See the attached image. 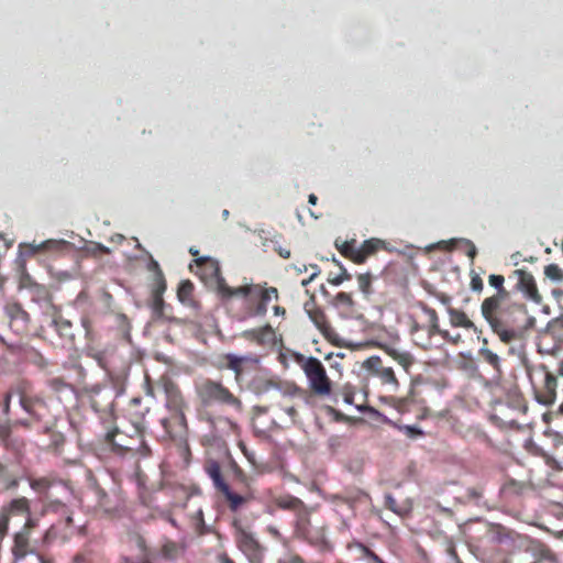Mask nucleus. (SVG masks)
Returning <instances> with one entry per match:
<instances>
[{"label": "nucleus", "instance_id": "obj_19", "mask_svg": "<svg viewBox=\"0 0 563 563\" xmlns=\"http://www.w3.org/2000/svg\"><path fill=\"white\" fill-rule=\"evenodd\" d=\"M278 299L279 292L276 287L255 284L252 300H257V302L252 309V316L264 317L267 313L268 303L278 301Z\"/></svg>", "mask_w": 563, "mask_h": 563}, {"label": "nucleus", "instance_id": "obj_52", "mask_svg": "<svg viewBox=\"0 0 563 563\" xmlns=\"http://www.w3.org/2000/svg\"><path fill=\"white\" fill-rule=\"evenodd\" d=\"M544 275L552 282H563V269L558 264H549L544 267Z\"/></svg>", "mask_w": 563, "mask_h": 563}, {"label": "nucleus", "instance_id": "obj_6", "mask_svg": "<svg viewBox=\"0 0 563 563\" xmlns=\"http://www.w3.org/2000/svg\"><path fill=\"white\" fill-rule=\"evenodd\" d=\"M89 486L96 500V511L108 518H117L124 512L125 498L120 489H113L108 493L95 478L90 481Z\"/></svg>", "mask_w": 563, "mask_h": 563}, {"label": "nucleus", "instance_id": "obj_37", "mask_svg": "<svg viewBox=\"0 0 563 563\" xmlns=\"http://www.w3.org/2000/svg\"><path fill=\"white\" fill-rule=\"evenodd\" d=\"M0 484L3 489H14L19 485L18 476L14 475L9 466L0 460Z\"/></svg>", "mask_w": 563, "mask_h": 563}, {"label": "nucleus", "instance_id": "obj_32", "mask_svg": "<svg viewBox=\"0 0 563 563\" xmlns=\"http://www.w3.org/2000/svg\"><path fill=\"white\" fill-rule=\"evenodd\" d=\"M385 352L389 355L406 373H409L416 360L413 355L407 351H401L394 346H386Z\"/></svg>", "mask_w": 563, "mask_h": 563}, {"label": "nucleus", "instance_id": "obj_55", "mask_svg": "<svg viewBox=\"0 0 563 563\" xmlns=\"http://www.w3.org/2000/svg\"><path fill=\"white\" fill-rule=\"evenodd\" d=\"M192 526L198 534H205L207 532L203 519V511L199 509L191 518Z\"/></svg>", "mask_w": 563, "mask_h": 563}, {"label": "nucleus", "instance_id": "obj_34", "mask_svg": "<svg viewBox=\"0 0 563 563\" xmlns=\"http://www.w3.org/2000/svg\"><path fill=\"white\" fill-rule=\"evenodd\" d=\"M274 504L279 509L292 511L295 515L306 506V504L300 498L290 494L277 496L274 499Z\"/></svg>", "mask_w": 563, "mask_h": 563}, {"label": "nucleus", "instance_id": "obj_11", "mask_svg": "<svg viewBox=\"0 0 563 563\" xmlns=\"http://www.w3.org/2000/svg\"><path fill=\"white\" fill-rule=\"evenodd\" d=\"M37 525L38 520L30 514L26 516L23 527L13 534L11 552L15 561L23 560L27 554L32 553L31 532Z\"/></svg>", "mask_w": 563, "mask_h": 563}, {"label": "nucleus", "instance_id": "obj_38", "mask_svg": "<svg viewBox=\"0 0 563 563\" xmlns=\"http://www.w3.org/2000/svg\"><path fill=\"white\" fill-rule=\"evenodd\" d=\"M385 507L400 517L408 516L412 510V505L409 501L398 504L391 495L385 497Z\"/></svg>", "mask_w": 563, "mask_h": 563}, {"label": "nucleus", "instance_id": "obj_53", "mask_svg": "<svg viewBox=\"0 0 563 563\" xmlns=\"http://www.w3.org/2000/svg\"><path fill=\"white\" fill-rule=\"evenodd\" d=\"M280 409L289 416L291 421L295 423L298 420V409L301 407L299 402L289 404L287 400L279 404Z\"/></svg>", "mask_w": 563, "mask_h": 563}, {"label": "nucleus", "instance_id": "obj_2", "mask_svg": "<svg viewBox=\"0 0 563 563\" xmlns=\"http://www.w3.org/2000/svg\"><path fill=\"white\" fill-rule=\"evenodd\" d=\"M509 296L492 295L485 298L481 305L483 318L504 343H510L516 339V332L511 328L510 313L515 309L522 308V305L518 303L506 305Z\"/></svg>", "mask_w": 563, "mask_h": 563}, {"label": "nucleus", "instance_id": "obj_9", "mask_svg": "<svg viewBox=\"0 0 563 563\" xmlns=\"http://www.w3.org/2000/svg\"><path fill=\"white\" fill-rule=\"evenodd\" d=\"M22 253L32 258H56L69 251L70 243L65 240L49 239L40 243L35 241L21 244Z\"/></svg>", "mask_w": 563, "mask_h": 563}, {"label": "nucleus", "instance_id": "obj_36", "mask_svg": "<svg viewBox=\"0 0 563 563\" xmlns=\"http://www.w3.org/2000/svg\"><path fill=\"white\" fill-rule=\"evenodd\" d=\"M448 313L452 327L464 329L475 328L474 322L467 317V314L464 311L449 307Z\"/></svg>", "mask_w": 563, "mask_h": 563}, {"label": "nucleus", "instance_id": "obj_15", "mask_svg": "<svg viewBox=\"0 0 563 563\" xmlns=\"http://www.w3.org/2000/svg\"><path fill=\"white\" fill-rule=\"evenodd\" d=\"M364 367L380 383L389 387V390L397 391L399 388V382L395 375V372L389 366H384L383 361L379 356H371L364 362Z\"/></svg>", "mask_w": 563, "mask_h": 563}, {"label": "nucleus", "instance_id": "obj_12", "mask_svg": "<svg viewBox=\"0 0 563 563\" xmlns=\"http://www.w3.org/2000/svg\"><path fill=\"white\" fill-rule=\"evenodd\" d=\"M200 419L208 424L209 433L203 439L210 444L234 433L238 429V424L228 417L207 415Z\"/></svg>", "mask_w": 563, "mask_h": 563}, {"label": "nucleus", "instance_id": "obj_18", "mask_svg": "<svg viewBox=\"0 0 563 563\" xmlns=\"http://www.w3.org/2000/svg\"><path fill=\"white\" fill-rule=\"evenodd\" d=\"M197 275L206 283L214 286L216 290L220 288V280H225L221 275L219 262L211 257H197L195 260Z\"/></svg>", "mask_w": 563, "mask_h": 563}, {"label": "nucleus", "instance_id": "obj_61", "mask_svg": "<svg viewBox=\"0 0 563 563\" xmlns=\"http://www.w3.org/2000/svg\"><path fill=\"white\" fill-rule=\"evenodd\" d=\"M48 385L52 389H54L55 391H60L63 390L64 388L68 387V384L65 383L62 378H52L49 382H48Z\"/></svg>", "mask_w": 563, "mask_h": 563}, {"label": "nucleus", "instance_id": "obj_57", "mask_svg": "<svg viewBox=\"0 0 563 563\" xmlns=\"http://www.w3.org/2000/svg\"><path fill=\"white\" fill-rule=\"evenodd\" d=\"M231 470L233 473V478L239 479L241 483L244 484L245 487H249L250 476L246 475V473L238 465L235 461L231 462Z\"/></svg>", "mask_w": 563, "mask_h": 563}, {"label": "nucleus", "instance_id": "obj_47", "mask_svg": "<svg viewBox=\"0 0 563 563\" xmlns=\"http://www.w3.org/2000/svg\"><path fill=\"white\" fill-rule=\"evenodd\" d=\"M488 284L496 289L494 295L510 296V292L505 288V277L503 275L490 274L488 276Z\"/></svg>", "mask_w": 563, "mask_h": 563}, {"label": "nucleus", "instance_id": "obj_1", "mask_svg": "<svg viewBox=\"0 0 563 563\" xmlns=\"http://www.w3.org/2000/svg\"><path fill=\"white\" fill-rule=\"evenodd\" d=\"M295 361L305 373L311 393L296 387L292 397L305 405H311L314 400L313 396L325 397L332 393V382L319 358L297 353Z\"/></svg>", "mask_w": 563, "mask_h": 563}, {"label": "nucleus", "instance_id": "obj_4", "mask_svg": "<svg viewBox=\"0 0 563 563\" xmlns=\"http://www.w3.org/2000/svg\"><path fill=\"white\" fill-rule=\"evenodd\" d=\"M195 389L198 399L206 407L219 405L236 412L243 411L242 400L220 380L203 378L196 384Z\"/></svg>", "mask_w": 563, "mask_h": 563}, {"label": "nucleus", "instance_id": "obj_10", "mask_svg": "<svg viewBox=\"0 0 563 563\" xmlns=\"http://www.w3.org/2000/svg\"><path fill=\"white\" fill-rule=\"evenodd\" d=\"M115 394L109 387L93 386L89 390V402L91 408L99 415L103 423L111 424L114 419Z\"/></svg>", "mask_w": 563, "mask_h": 563}, {"label": "nucleus", "instance_id": "obj_3", "mask_svg": "<svg viewBox=\"0 0 563 563\" xmlns=\"http://www.w3.org/2000/svg\"><path fill=\"white\" fill-rule=\"evenodd\" d=\"M132 432L114 428L104 434V442L121 457L140 459L151 455V448L144 439V429L131 428Z\"/></svg>", "mask_w": 563, "mask_h": 563}, {"label": "nucleus", "instance_id": "obj_59", "mask_svg": "<svg viewBox=\"0 0 563 563\" xmlns=\"http://www.w3.org/2000/svg\"><path fill=\"white\" fill-rule=\"evenodd\" d=\"M15 395L13 390V385L10 387V389L4 394L2 399V413L4 417H8L10 413V404L12 396Z\"/></svg>", "mask_w": 563, "mask_h": 563}, {"label": "nucleus", "instance_id": "obj_5", "mask_svg": "<svg viewBox=\"0 0 563 563\" xmlns=\"http://www.w3.org/2000/svg\"><path fill=\"white\" fill-rule=\"evenodd\" d=\"M13 390L19 396L20 406L35 421L48 423L51 409L44 397L32 393L31 383L19 379L13 384Z\"/></svg>", "mask_w": 563, "mask_h": 563}, {"label": "nucleus", "instance_id": "obj_13", "mask_svg": "<svg viewBox=\"0 0 563 563\" xmlns=\"http://www.w3.org/2000/svg\"><path fill=\"white\" fill-rule=\"evenodd\" d=\"M31 512L30 501L26 497L12 499L0 509V542L5 538L9 531L10 518L21 516L26 518Z\"/></svg>", "mask_w": 563, "mask_h": 563}, {"label": "nucleus", "instance_id": "obj_64", "mask_svg": "<svg viewBox=\"0 0 563 563\" xmlns=\"http://www.w3.org/2000/svg\"><path fill=\"white\" fill-rule=\"evenodd\" d=\"M147 269L153 274V276L158 275L159 272H163L158 262L155 261L152 256L147 263Z\"/></svg>", "mask_w": 563, "mask_h": 563}, {"label": "nucleus", "instance_id": "obj_41", "mask_svg": "<svg viewBox=\"0 0 563 563\" xmlns=\"http://www.w3.org/2000/svg\"><path fill=\"white\" fill-rule=\"evenodd\" d=\"M55 477L43 476V477H29L31 488L38 494H46L48 489L55 484Z\"/></svg>", "mask_w": 563, "mask_h": 563}, {"label": "nucleus", "instance_id": "obj_8", "mask_svg": "<svg viewBox=\"0 0 563 563\" xmlns=\"http://www.w3.org/2000/svg\"><path fill=\"white\" fill-rule=\"evenodd\" d=\"M232 528L234 541L239 550L244 553L251 563H260L263 558L264 548L258 540L239 519L233 520Z\"/></svg>", "mask_w": 563, "mask_h": 563}, {"label": "nucleus", "instance_id": "obj_30", "mask_svg": "<svg viewBox=\"0 0 563 563\" xmlns=\"http://www.w3.org/2000/svg\"><path fill=\"white\" fill-rule=\"evenodd\" d=\"M410 334L416 345L423 350H428L432 346V336L434 333H429V330L424 325H420L418 322H413L410 328Z\"/></svg>", "mask_w": 563, "mask_h": 563}, {"label": "nucleus", "instance_id": "obj_63", "mask_svg": "<svg viewBox=\"0 0 563 563\" xmlns=\"http://www.w3.org/2000/svg\"><path fill=\"white\" fill-rule=\"evenodd\" d=\"M280 563H307L299 554L289 553Z\"/></svg>", "mask_w": 563, "mask_h": 563}, {"label": "nucleus", "instance_id": "obj_45", "mask_svg": "<svg viewBox=\"0 0 563 563\" xmlns=\"http://www.w3.org/2000/svg\"><path fill=\"white\" fill-rule=\"evenodd\" d=\"M335 246L344 257L351 260L354 263V258L356 256L355 254L357 251V242L355 239L343 241L341 244H339L336 241Z\"/></svg>", "mask_w": 563, "mask_h": 563}, {"label": "nucleus", "instance_id": "obj_58", "mask_svg": "<svg viewBox=\"0 0 563 563\" xmlns=\"http://www.w3.org/2000/svg\"><path fill=\"white\" fill-rule=\"evenodd\" d=\"M177 442H178L179 455L181 456L184 463L186 465H188L189 462H190V459H191V450H190L189 444L187 442V437L185 438L184 441H177Z\"/></svg>", "mask_w": 563, "mask_h": 563}, {"label": "nucleus", "instance_id": "obj_48", "mask_svg": "<svg viewBox=\"0 0 563 563\" xmlns=\"http://www.w3.org/2000/svg\"><path fill=\"white\" fill-rule=\"evenodd\" d=\"M167 288L166 279L163 272H159L158 275L153 276L152 278V295H156L157 297L163 296Z\"/></svg>", "mask_w": 563, "mask_h": 563}, {"label": "nucleus", "instance_id": "obj_14", "mask_svg": "<svg viewBox=\"0 0 563 563\" xmlns=\"http://www.w3.org/2000/svg\"><path fill=\"white\" fill-rule=\"evenodd\" d=\"M159 387L165 394V408L168 411H185L187 402L179 386L168 376L163 375L158 380Z\"/></svg>", "mask_w": 563, "mask_h": 563}, {"label": "nucleus", "instance_id": "obj_17", "mask_svg": "<svg viewBox=\"0 0 563 563\" xmlns=\"http://www.w3.org/2000/svg\"><path fill=\"white\" fill-rule=\"evenodd\" d=\"M509 278L517 279L515 289L523 294L527 299L536 303H540L542 301V296L540 295L534 277L530 272L526 269H515Z\"/></svg>", "mask_w": 563, "mask_h": 563}, {"label": "nucleus", "instance_id": "obj_24", "mask_svg": "<svg viewBox=\"0 0 563 563\" xmlns=\"http://www.w3.org/2000/svg\"><path fill=\"white\" fill-rule=\"evenodd\" d=\"M420 309L423 311V313L428 317V324L424 327L427 330H429V333H434L441 335L444 340L456 343L460 340V334L456 335V338H451L449 331L442 330L439 327V317L437 311L429 307L428 305L423 302H419L418 305Z\"/></svg>", "mask_w": 563, "mask_h": 563}, {"label": "nucleus", "instance_id": "obj_40", "mask_svg": "<svg viewBox=\"0 0 563 563\" xmlns=\"http://www.w3.org/2000/svg\"><path fill=\"white\" fill-rule=\"evenodd\" d=\"M194 290H195V286L189 279L183 280L179 284L178 289H177V298L179 299L180 302H183L187 306H192L194 305V298H192Z\"/></svg>", "mask_w": 563, "mask_h": 563}, {"label": "nucleus", "instance_id": "obj_42", "mask_svg": "<svg viewBox=\"0 0 563 563\" xmlns=\"http://www.w3.org/2000/svg\"><path fill=\"white\" fill-rule=\"evenodd\" d=\"M43 432L49 435V443L47 444V448L58 450L64 444L65 438L63 433L56 431L53 426L48 423L45 424Z\"/></svg>", "mask_w": 563, "mask_h": 563}, {"label": "nucleus", "instance_id": "obj_26", "mask_svg": "<svg viewBox=\"0 0 563 563\" xmlns=\"http://www.w3.org/2000/svg\"><path fill=\"white\" fill-rule=\"evenodd\" d=\"M20 287L29 291L31 299L35 302L47 301L49 299V289L42 284L36 283L30 275L21 278Z\"/></svg>", "mask_w": 563, "mask_h": 563}, {"label": "nucleus", "instance_id": "obj_25", "mask_svg": "<svg viewBox=\"0 0 563 563\" xmlns=\"http://www.w3.org/2000/svg\"><path fill=\"white\" fill-rule=\"evenodd\" d=\"M150 408L143 405L142 399L135 397L131 399L128 407V418L131 422V428L144 429L145 430V416L148 413Z\"/></svg>", "mask_w": 563, "mask_h": 563}, {"label": "nucleus", "instance_id": "obj_50", "mask_svg": "<svg viewBox=\"0 0 563 563\" xmlns=\"http://www.w3.org/2000/svg\"><path fill=\"white\" fill-rule=\"evenodd\" d=\"M333 262L340 267L341 273L336 276H329L328 277L329 284H331L333 286H339L346 280H351L352 275L346 271V268L334 257H333Z\"/></svg>", "mask_w": 563, "mask_h": 563}, {"label": "nucleus", "instance_id": "obj_39", "mask_svg": "<svg viewBox=\"0 0 563 563\" xmlns=\"http://www.w3.org/2000/svg\"><path fill=\"white\" fill-rule=\"evenodd\" d=\"M314 325L324 334L328 335L332 331L331 325L327 319L324 311L317 307L311 313L308 314Z\"/></svg>", "mask_w": 563, "mask_h": 563}, {"label": "nucleus", "instance_id": "obj_16", "mask_svg": "<svg viewBox=\"0 0 563 563\" xmlns=\"http://www.w3.org/2000/svg\"><path fill=\"white\" fill-rule=\"evenodd\" d=\"M168 412L169 415L161 420L162 427L173 441H184L188 434V424L185 411Z\"/></svg>", "mask_w": 563, "mask_h": 563}, {"label": "nucleus", "instance_id": "obj_51", "mask_svg": "<svg viewBox=\"0 0 563 563\" xmlns=\"http://www.w3.org/2000/svg\"><path fill=\"white\" fill-rule=\"evenodd\" d=\"M372 282H373V276L371 273H364V274L357 275L358 288L365 296H369L373 292Z\"/></svg>", "mask_w": 563, "mask_h": 563}, {"label": "nucleus", "instance_id": "obj_49", "mask_svg": "<svg viewBox=\"0 0 563 563\" xmlns=\"http://www.w3.org/2000/svg\"><path fill=\"white\" fill-rule=\"evenodd\" d=\"M333 305L335 307H343L350 311L353 309L355 302L351 294L341 291L336 294L335 297L333 298Z\"/></svg>", "mask_w": 563, "mask_h": 563}, {"label": "nucleus", "instance_id": "obj_43", "mask_svg": "<svg viewBox=\"0 0 563 563\" xmlns=\"http://www.w3.org/2000/svg\"><path fill=\"white\" fill-rule=\"evenodd\" d=\"M179 544L180 543L175 542L169 539L164 540L162 550H161L162 555L168 560H174V559L178 558V555L180 554V552L183 550Z\"/></svg>", "mask_w": 563, "mask_h": 563}, {"label": "nucleus", "instance_id": "obj_31", "mask_svg": "<svg viewBox=\"0 0 563 563\" xmlns=\"http://www.w3.org/2000/svg\"><path fill=\"white\" fill-rule=\"evenodd\" d=\"M531 488L532 485L530 482L516 481L514 478H509L504 483L501 487V493L506 497H519L526 494Z\"/></svg>", "mask_w": 563, "mask_h": 563}, {"label": "nucleus", "instance_id": "obj_46", "mask_svg": "<svg viewBox=\"0 0 563 563\" xmlns=\"http://www.w3.org/2000/svg\"><path fill=\"white\" fill-rule=\"evenodd\" d=\"M478 354L481 358L489 364L497 373H500V358L499 356L490 351L489 349L483 346L479 349Z\"/></svg>", "mask_w": 563, "mask_h": 563}, {"label": "nucleus", "instance_id": "obj_29", "mask_svg": "<svg viewBox=\"0 0 563 563\" xmlns=\"http://www.w3.org/2000/svg\"><path fill=\"white\" fill-rule=\"evenodd\" d=\"M385 241L372 238L365 240L361 245H357L356 256L354 258L355 264H363L365 261L374 255L377 251L385 247Z\"/></svg>", "mask_w": 563, "mask_h": 563}, {"label": "nucleus", "instance_id": "obj_33", "mask_svg": "<svg viewBox=\"0 0 563 563\" xmlns=\"http://www.w3.org/2000/svg\"><path fill=\"white\" fill-rule=\"evenodd\" d=\"M203 470L207 473V475L212 479L214 487L219 492L224 486L228 485V483L224 481L221 466L218 461L216 460H207Z\"/></svg>", "mask_w": 563, "mask_h": 563}, {"label": "nucleus", "instance_id": "obj_60", "mask_svg": "<svg viewBox=\"0 0 563 563\" xmlns=\"http://www.w3.org/2000/svg\"><path fill=\"white\" fill-rule=\"evenodd\" d=\"M470 287L475 292H482L483 291L484 282H483L482 277L478 274L472 273L471 282H470Z\"/></svg>", "mask_w": 563, "mask_h": 563}, {"label": "nucleus", "instance_id": "obj_35", "mask_svg": "<svg viewBox=\"0 0 563 563\" xmlns=\"http://www.w3.org/2000/svg\"><path fill=\"white\" fill-rule=\"evenodd\" d=\"M44 512H54L65 516L66 523L69 526L73 522L71 514L66 504L58 499H46L43 504Z\"/></svg>", "mask_w": 563, "mask_h": 563}, {"label": "nucleus", "instance_id": "obj_27", "mask_svg": "<svg viewBox=\"0 0 563 563\" xmlns=\"http://www.w3.org/2000/svg\"><path fill=\"white\" fill-rule=\"evenodd\" d=\"M242 335L258 345H271L275 342V331L269 324L257 329L245 330Z\"/></svg>", "mask_w": 563, "mask_h": 563}, {"label": "nucleus", "instance_id": "obj_21", "mask_svg": "<svg viewBox=\"0 0 563 563\" xmlns=\"http://www.w3.org/2000/svg\"><path fill=\"white\" fill-rule=\"evenodd\" d=\"M4 312L10 321V328L18 334H23L27 331L30 323V314L24 310L21 303L13 301L4 306Z\"/></svg>", "mask_w": 563, "mask_h": 563}, {"label": "nucleus", "instance_id": "obj_23", "mask_svg": "<svg viewBox=\"0 0 563 563\" xmlns=\"http://www.w3.org/2000/svg\"><path fill=\"white\" fill-rule=\"evenodd\" d=\"M224 497L228 507L231 511L235 512L249 504L253 498V493L250 487H245L242 492H233L229 484L219 490Z\"/></svg>", "mask_w": 563, "mask_h": 563}, {"label": "nucleus", "instance_id": "obj_28", "mask_svg": "<svg viewBox=\"0 0 563 563\" xmlns=\"http://www.w3.org/2000/svg\"><path fill=\"white\" fill-rule=\"evenodd\" d=\"M254 288L255 284H246L239 287H230L225 283V280H220V288L217 290V292L224 300H229L233 297L252 299Z\"/></svg>", "mask_w": 563, "mask_h": 563}, {"label": "nucleus", "instance_id": "obj_20", "mask_svg": "<svg viewBox=\"0 0 563 563\" xmlns=\"http://www.w3.org/2000/svg\"><path fill=\"white\" fill-rule=\"evenodd\" d=\"M540 368L544 374V380L543 384L536 389V399L544 406H550L554 404L556 399L558 378L545 365H541Z\"/></svg>", "mask_w": 563, "mask_h": 563}, {"label": "nucleus", "instance_id": "obj_22", "mask_svg": "<svg viewBox=\"0 0 563 563\" xmlns=\"http://www.w3.org/2000/svg\"><path fill=\"white\" fill-rule=\"evenodd\" d=\"M222 362L223 366L231 369L235 375V379L239 380L245 369L257 365L258 358L254 355L238 356L235 354L228 353L222 356Z\"/></svg>", "mask_w": 563, "mask_h": 563}, {"label": "nucleus", "instance_id": "obj_7", "mask_svg": "<svg viewBox=\"0 0 563 563\" xmlns=\"http://www.w3.org/2000/svg\"><path fill=\"white\" fill-rule=\"evenodd\" d=\"M312 511L313 508L306 505L295 515V533L312 544H322L325 542V528L324 525L314 526L312 523Z\"/></svg>", "mask_w": 563, "mask_h": 563}, {"label": "nucleus", "instance_id": "obj_54", "mask_svg": "<svg viewBox=\"0 0 563 563\" xmlns=\"http://www.w3.org/2000/svg\"><path fill=\"white\" fill-rule=\"evenodd\" d=\"M128 375L129 372L125 368L118 374H111V379L117 388V394L123 393Z\"/></svg>", "mask_w": 563, "mask_h": 563}, {"label": "nucleus", "instance_id": "obj_56", "mask_svg": "<svg viewBox=\"0 0 563 563\" xmlns=\"http://www.w3.org/2000/svg\"><path fill=\"white\" fill-rule=\"evenodd\" d=\"M356 548L360 550L361 556L371 560L373 563H385L377 554H375L369 548L363 543H356Z\"/></svg>", "mask_w": 563, "mask_h": 563}, {"label": "nucleus", "instance_id": "obj_44", "mask_svg": "<svg viewBox=\"0 0 563 563\" xmlns=\"http://www.w3.org/2000/svg\"><path fill=\"white\" fill-rule=\"evenodd\" d=\"M56 332L62 336V338H65V339H73V332H71V328H73V324L70 321L62 318V317H57L55 318L53 321H52Z\"/></svg>", "mask_w": 563, "mask_h": 563}, {"label": "nucleus", "instance_id": "obj_62", "mask_svg": "<svg viewBox=\"0 0 563 563\" xmlns=\"http://www.w3.org/2000/svg\"><path fill=\"white\" fill-rule=\"evenodd\" d=\"M400 430H402L408 437L411 438L422 435V431L415 426H404L400 427Z\"/></svg>", "mask_w": 563, "mask_h": 563}]
</instances>
